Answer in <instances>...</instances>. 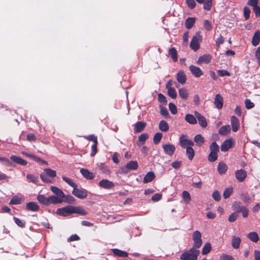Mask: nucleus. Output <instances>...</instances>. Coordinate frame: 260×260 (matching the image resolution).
Segmentation results:
<instances>
[{
    "label": "nucleus",
    "instance_id": "obj_1",
    "mask_svg": "<svg viewBox=\"0 0 260 260\" xmlns=\"http://www.w3.org/2000/svg\"><path fill=\"white\" fill-rule=\"evenodd\" d=\"M200 252L199 250L191 248L189 250L183 252L180 258L181 260H197Z\"/></svg>",
    "mask_w": 260,
    "mask_h": 260
},
{
    "label": "nucleus",
    "instance_id": "obj_2",
    "mask_svg": "<svg viewBox=\"0 0 260 260\" xmlns=\"http://www.w3.org/2000/svg\"><path fill=\"white\" fill-rule=\"evenodd\" d=\"M210 150L208 159L210 162H214L217 159L219 147L215 142H213L210 146Z\"/></svg>",
    "mask_w": 260,
    "mask_h": 260
},
{
    "label": "nucleus",
    "instance_id": "obj_3",
    "mask_svg": "<svg viewBox=\"0 0 260 260\" xmlns=\"http://www.w3.org/2000/svg\"><path fill=\"white\" fill-rule=\"evenodd\" d=\"M192 240L193 241V246L192 248L198 249L201 247L203 241L202 234L200 231H196L193 233Z\"/></svg>",
    "mask_w": 260,
    "mask_h": 260
},
{
    "label": "nucleus",
    "instance_id": "obj_4",
    "mask_svg": "<svg viewBox=\"0 0 260 260\" xmlns=\"http://www.w3.org/2000/svg\"><path fill=\"white\" fill-rule=\"evenodd\" d=\"M202 40V36L200 35L199 32H197L194 36L190 43V47L194 51H197L200 48V42Z\"/></svg>",
    "mask_w": 260,
    "mask_h": 260
},
{
    "label": "nucleus",
    "instance_id": "obj_5",
    "mask_svg": "<svg viewBox=\"0 0 260 260\" xmlns=\"http://www.w3.org/2000/svg\"><path fill=\"white\" fill-rule=\"evenodd\" d=\"M72 194L80 199H83L87 197L88 192L84 188H78L77 187H75L72 191Z\"/></svg>",
    "mask_w": 260,
    "mask_h": 260
},
{
    "label": "nucleus",
    "instance_id": "obj_6",
    "mask_svg": "<svg viewBox=\"0 0 260 260\" xmlns=\"http://www.w3.org/2000/svg\"><path fill=\"white\" fill-rule=\"evenodd\" d=\"M56 214L62 216H67L73 214L72 206L68 205L63 208H58L56 210Z\"/></svg>",
    "mask_w": 260,
    "mask_h": 260
},
{
    "label": "nucleus",
    "instance_id": "obj_7",
    "mask_svg": "<svg viewBox=\"0 0 260 260\" xmlns=\"http://www.w3.org/2000/svg\"><path fill=\"white\" fill-rule=\"evenodd\" d=\"M179 144L183 148H186L187 146H192L194 143L192 141L186 138V136L182 135L179 138Z\"/></svg>",
    "mask_w": 260,
    "mask_h": 260
},
{
    "label": "nucleus",
    "instance_id": "obj_8",
    "mask_svg": "<svg viewBox=\"0 0 260 260\" xmlns=\"http://www.w3.org/2000/svg\"><path fill=\"white\" fill-rule=\"evenodd\" d=\"M164 151L166 155L172 156L175 151V147L171 144H165L162 145Z\"/></svg>",
    "mask_w": 260,
    "mask_h": 260
},
{
    "label": "nucleus",
    "instance_id": "obj_9",
    "mask_svg": "<svg viewBox=\"0 0 260 260\" xmlns=\"http://www.w3.org/2000/svg\"><path fill=\"white\" fill-rule=\"evenodd\" d=\"M99 186L105 189H111L114 186V183L107 180V179H103L101 180L99 183Z\"/></svg>",
    "mask_w": 260,
    "mask_h": 260
},
{
    "label": "nucleus",
    "instance_id": "obj_10",
    "mask_svg": "<svg viewBox=\"0 0 260 260\" xmlns=\"http://www.w3.org/2000/svg\"><path fill=\"white\" fill-rule=\"evenodd\" d=\"M189 70L191 73L196 77H200L203 74V72L202 70L198 67L191 65L189 67Z\"/></svg>",
    "mask_w": 260,
    "mask_h": 260
},
{
    "label": "nucleus",
    "instance_id": "obj_11",
    "mask_svg": "<svg viewBox=\"0 0 260 260\" xmlns=\"http://www.w3.org/2000/svg\"><path fill=\"white\" fill-rule=\"evenodd\" d=\"M50 190L56 195V197L60 200H63V198L65 197V194L60 188L56 186H52L50 187Z\"/></svg>",
    "mask_w": 260,
    "mask_h": 260
},
{
    "label": "nucleus",
    "instance_id": "obj_12",
    "mask_svg": "<svg viewBox=\"0 0 260 260\" xmlns=\"http://www.w3.org/2000/svg\"><path fill=\"white\" fill-rule=\"evenodd\" d=\"M246 172L243 169L237 170L235 172V177L236 179L240 182L243 181L246 178Z\"/></svg>",
    "mask_w": 260,
    "mask_h": 260
},
{
    "label": "nucleus",
    "instance_id": "obj_13",
    "mask_svg": "<svg viewBox=\"0 0 260 260\" xmlns=\"http://www.w3.org/2000/svg\"><path fill=\"white\" fill-rule=\"evenodd\" d=\"M223 99L222 96L219 94L215 95L214 104L215 107L218 109H221L223 107Z\"/></svg>",
    "mask_w": 260,
    "mask_h": 260
},
{
    "label": "nucleus",
    "instance_id": "obj_14",
    "mask_svg": "<svg viewBox=\"0 0 260 260\" xmlns=\"http://www.w3.org/2000/svg\"><path fill=\"white\" fill-rule=\"evenodd\" d=\"M194 113L198 120L199 124L203 127H206L207 125V122L205 117L197 111H194Z\"/></svg>",
    "mask_w": 260,
    "mask_h": 260
},
{
    "label": "nucleus",
    "instance_id": "obj_15",
    "mask_svg": "<svg viewBox=\"0 0 260 260\" xmlns=\"http://www.w3.org/2000/svg\"><path fill=\"white\" fill-rule=\"evenodd\" d=\"M211 59L212 56L210 54H205L199 57L197 63L200 65L203 63H208L211 61Z\"/></svg>",
    "mask_w": 260,
    "mask_h": 260
},
{
    "label": "nucleus",
    "instance_id": "obj_16",
    "mask_svg": "<svg viewBox=\"0 0 260 260\" xmlns=\"http://www.w3.org/2000/svg\"><path fill=\"white\" fill-rule=\"evenodd\" d=\"M233 145V141L232 139H228L225 140L221 144L220 148L222 152L227 151Z\"/></svg>",
    "mask_w": 260,
    "mask_h": 260
},
{
    "label": "nucleus",
    "instance_id": "obj_17",
    "mask_svg": "<svg viewBox=\"0 0 260 260\" xmlns=\"http://www.w3.org/2000/svg\"><path fill=\"white\" fill-rule=\"evenodd\" d=\"M232 131L236 132L239 128L240 124L238 119L235 116H232L231 118Z\"/></svg>",
    "mask_w": 260,
    "mask_h": 260
},
{
    "label": "nucleus",
    "instance_id": "obj_18",
    "mask_svg": "<svg viewBox=\"0 0 260 260\" xmlns=\"http://www.w3.org/2000/svg\"><path fill=\"white\" fill-rule=\"evenodd\" d=\"M80 172L82 176L86 179H93L95 177V175H93V173L86 169H81Z\"/></svg>",
    "mask_w": 260,
    "mask_h": 260
},
{
    "label": "nucleus",
    "instance_id": "obj_19",
    "mask_svg": "<svg viewBox=\"0 0 260 260\" xmlns=\"http://www.w3.org/2000/svg\"><path fill=\"white\" fill-rule=\"evenodd\" d=\"M10 159L13 162L17 164L20 165L21 166H24L27 165V161L21 158L20 157L17 156L15 155H12L10 157Z\"/></svg>",
    "mask_w": 260,
    "mask_h": 260
},
{
    "label": "nucleus",
    "instance_id": "obj_20",
    "mask_svg": "<svg viewBox=\"0 0 260 260\" xmlns=\"http://www.w3.org/2000/svg\"><path fill=\"white\" fill-rule=\"evenodd\" d=\"M146 126V123L138 121L134 125V132L135 133H140L144 130Z\"/></svg>",
    "mask_w": 260,
    "mask_h": 260
},
{
    "label": "nucleus",
    "instance_id": "obj_21",
    "mask_svg": "<svg viewBox=\"0 0 260 260\" xmlns=\"http://www.w3.org/2000/svg\"><path fill=\"white\" fill-rule=\"evenodd\" d=\"M98 168L102 172V173L110 175L111 171L108 167L104 163H99L97 164Z\"/></svg>",
    "mask_w": 260,
    "mask_h": 260
},
{
    "label": "nucleus",
    "instance_id": "obj_22",
    "mask_svg": "<svg viewBox=\"0 0 260 260\" xmlns=\"http://www.w3.org/2000/svg\"><path fill=\"white\" fill-rule=\"evenodd\" d=\"M26 208L28 210L34 212L37 211L39 209V205L34 202H30L27 203L26 205Z\"/></svg>",
    "mask_w": 260,
    "mask_h": 260
},
{
    "label": "nucleus",
    "instance_id": "obj_23",
    "mask_svg": "<svg viewBox=\"0 0 260 260\" xmlns=\"http://www.w3.org/2000/svg\"><path fill=\"white\" fill-rule=\"evenodd\" d=\"M138 168V162L136 160H132L126 164V165L125 166V168H123V170L126 169L131 170H136Z\"/></svg>",
    "mask_w": 260,
    "mask_h": 260
},
{
    "label": "nucleus",
    "instance_id": "obj_24",
    "mask_svg": "<svg viewBox=\"0 0 260 260\" xmlns=\"http://www.w3.org/2000/svg\"><path fill=\"white\" fill-rule=\"evenodd\" d=\"M177 80L182 84H184L186 81V77L183 71H180L177 74Z\"/></svg>",
    "mask_w": 260,
    "mask_h": 260
},
{
    "label": "nucleus",
    "instance_id": "obj_25",
    "mask_svg": "<svg viewBox=\"0 0 260 260\" xmlns=\"http://www.w3.org/2000/svg\"><path fill=\"white\" fill-rule=\"evenodd\" d=\"M72 213H77L81 215H86L87 214V212L83 208L80 207L72 206Z\"/></svg>",
    "mask_w": 260,
    "mask_h": 260
},
{
    "label": "nucleus",
    "instance_id": "obj_26",
    "mask_svg": "<svg viewBox=\"0 0 260 260\" xmlns=\"http://www.w3.org/2000/svg\"><path fill=\"white\" fill-rule=\"evenodd\" d=\"M155 174L153 172H149L144 176L143 182L147 183L151 182L155 178Z\"/></svg>",
    "mask_w": 260,
    "mask_h": 260
},
{
    "label": "nucleus",
    "instance_id": "obj_27",
    "mask_svg": "<svg viewBox=\"0 0 260 260\" xmlns=\"http://www.w3.org/2000/svg\"><path fill=\"white\" fill-rule=\"evenodd\" d=\"M259 41H260V31L259 30H257L255 32L253 36L252 37V41H251L252 44L254 46H256L258 44Z\"/></svg>",
    "mask_w": 260,
    "mask_h": 260
},
{
    "label": "nucleus",
    "instance_id": "obj_28",
    "mask_svg": "<svg viewBox=\"0 0 260 260\" xmlns=\"http://www.w3.org/2000/svg\"><path fill=\"white\" fill-rule=\"evenodd\" d=\"M196 22V18L193 17H188L185 21V26L186 28L190 29L194 25Z\"/></svg>",
    "mask_w": 260,
    "mask_h": 260
},
{
    "label": "nucleus",
    "instance_id": "obj_29",
    "mask_svg": "<svg viewBox=\"0 0 260 260\" xmlns=\"http://www.w3.org/2000/svg\"><path fill=\"white\" fill-rule=\"evenodd\" d=\"M194 151L192 146H187L186 148V154L188 158L191 160L194 156Z\"/></svg>",
    "mask_w": 260,
    "mask_h": 260
},
{
    "label": "nucleus",
    "instance_id": "obj_30",
    "mask_svg": "<svg viewBox=\"0 0 260 260\" xmlns=\"http://www.w3.org/2000/svg\"><path fill=\"white\" fill-rule=\"evenodd\" d=\"M231 131V127L229 125L221 126L219 129L218 133L220 135L225 136Z\"/></svg>",
    "mask_w": 260,
    "mask_h": 260
},
{
    "label": "nucleus",
    "instance_id": "obj_31",
    "mask_svg": "<svg viewBox=\"0 0 260 260\" xmlns=\"http://www.w3.org/2000/svg\"><path fill=\"white\" fill-rule=\"evenodd\" d=\"M159 129L161 132H167L169 129V126L168 123L164 120L160 121L159 123Z\"/></svg>",
    "mask_w": 260,
    "mask_h": 260
},
{
    "label": "nucleus",
    "instance_id": "obj_32",
    "mask_svg": "<svg viewBox=\"0 0 260 260\" xmlns=\"http://www.w3.org/2000/svg\"><path fill=\"white\" fill-rule=\"evenodd\" d=\"M241 242V240L239 237H232V245L234 249H237L239 247Z\"/></svg>",
    "mask_w": 260,
    "mask_h": 260
},
{
    "label": "nucleus",
    "instance_id": "obj_33",
    "mask_svg": "<svg viewBox=\"0 0 260 260\" xmlns=\"http://www.w3.org/2000/svg\"><path fill=\"white\" fill-rule=\"evenodd\" d=\"M185 120L191 124H194L197 123L196 116H193L191 114H187L185 117Z\"/></svg>",
    "mask_w": 260,
    "mask_h": 260
},
{
    "label": "nucleus",
    "instance_id": "obj_34",
    "mask_svg": "<svg viewBox=\"0 0 260 260\" xmlns=\"http://www.w3.org/2000/svg\"><path fill=\"white\" fill-rule=\"evenodd\" d=\"M169 54L171 56L173 61L176 62L178 60L177 52L174 47H172L169 50Z\"/></svg>",
    "mask_w": 260,
    "mask_h": 260
},
{
    "label": "nucleus",
    "instance_id": "obj_35",
    "mask_svg": "<svg viewBox=\"0 0 260 260\" xmlns=\"http://www.w3.org/2000/svg\"><path fill=\"white\" fill-rule=\"evenodd\" d=\"M228 169L227 166L223 162H220L218 164L217 170L221 175L224 174Z\"/></svg>",
    "mask_w": 260,
    "mask_h": 260
},
{
    "label": "nucleus",
    "instance_id": "obj_36",
    "mask_svg": "<svg viewBox=\"0 0 260 260\" xmlns=\"http://www.w3.org/2000/svg\"><path fill=\"white\" fill-rule=\"evenodd\" d=\"M23 199L18 196H14L10 202V205H18L20 204L23 201Z\"/></svg>",
    "mask_w": 260,
    "mask_h": 260
},
{
    "label": "nucleus",
    "instance_id": "obj_37",
    "mask_svg": "<svg viewBox=\"0 0 260 260\" xmlns=\"http://www.w3.org/2000/svg\"><path fill=\"white\" fill-rule=\"evenodd\" d=\"M148 135L147 133L142 134L141 135L139 136L138 145L139 146H141L144 144L146 140L148 139Z\"/></svg>",
    "mask_w": 260,
    "mask_h": 260
},
{
    "label": "nucleus",
    "instance_id": "obj_38",
    "mask_svg": "<svg viewBox=\"0 0 260 260\" xmlns=\"http://www.w3.org/2000/svg\"><path fill=\"white\" fill-rule=\"evenodd\" d=\"M112 251L115 255L119 257H126L128 255L126 252L118 249H112Z\"/></svg>",
    "mask_w": 260,
    "mask_h": 260
},
{
    "label": "nucleus",
    "instance_id": "obj_39",
    "mask_svg": "<svg viewBox=\"0 0 260 260\" xmlns=\"http://www.w3.org/2000/svg\"><path fill=\"white\" fill-rule=\"evenodd\" d=\"M248 238L252 242L256 243L259 240L258 234L256 232H250L247 235Z\"/></svg>",
    "mask_w": 260,
    "mask_h": 260
},
{
    "label": "nucleus",
    "instance_id": "obj_40",
    "mask_svg": "<svg viewBox=\"0 0 260 260\" xmlns=\"http://www.w3.org/2000/svg\"><path fill=\"white\" fill-rule=\"evenodd\" d=\"M211 245L210 243H206L202 248V254L206 255L210 252L211 250Z\"/></svg>",
    "mask_w": 260,
    "mask_h": 260
},
{
    "label": "nucleus",
    "instance_id": "obj_41",
    "mask_svg": "<svg viewBox=\"0 0 260 260\" xmlns=\"http://www.w3.org/2000/svg\"><path fill=\"white\" fill-rule=\"evenodd\" d=\"M194 141L199 146H201L204 142V139L201 135H197L194 138Z\"/></svg>",
    "mask_w": 260,
    "mask_h": 260
},
{
    "label": "nucleus",
    "instance_id": "obj_42",
    "mask_svg": "<svg viewBox=\"0 0 260 260\" xmlns=\"http://www.w3.org/2000/svg\"><path fill=\"white\" fill-rule=\"evenodd\" d=\"M233 208L236 210V212L238 214L239 212H240L243 209V208L244 207V206H242L240 202H235L233 204Z\"/></svg>",
    "mask_w": 260,
    "mask_h": 260
},
{
    "label": "nucleus",
    "instance_id": "obj_43",
    "mask_svg": "<svg viewBox=\"0 0 260 260\" xmlns=\"http://www.w3.org/2000/svg\"><path fill=\"white\" fill-rule=\"evenodd\" d=\"M62 179L64 182L68 183L70 186L72 187L73 188L75 187H77V184L76 183H75L71 179L65 176H62Z\"/></svg>",
    "mask_w": 260,
    "mask_h": 260
},
{
    "label": "nucleus",
    "instance_id": "obj_44",
    "mask_svg": "<svg viewBox=\"0 0 260 260\" xmlns=\"http://www.w3.org/2000/svg\"><path fill=\"white\" fill-rule=\"evenodd\" d=\"M26 178L29 182H32L34 184H37L39 181V179L37 177L30 174L26 175Z\"/></svg>",
    "mask_w": 260,
    "mask_h": 260
},
{
    "label": "nucleus",
    "instance_id": "obj_45",
    "mask_svg": "<svg viewBox=\"0 0 260 260\" xmlns=\"http://www.w3.org/2000/svg\"><path fill=\"white\" fill-rule=\"evenodd\" d=\"M179 96L183 100H186L188 98V91L185 88H181L179 90Z\"/></svg>",
    "mask_w": 260,
    "mask_h": 260
},
{
    "label": "nucleus",
    "instance_id": "obj_46",
    "mask_svg": "<svg viewBox=\"0 0 260 260\" xmlns=\"http://www.w3.org/2000/svg\"><path fill=\"white\" fill-rule=\"evenodd\" d=\"M44 171L45 174L47 176H48L51 178H54L56 175V171L54 170H51L50 168H45L44 169Z\"/></svg>",
    "mask_w": 260,
    "mask_h": 260
},
{
    "label": "nucleus",
    "instance_id": "obj_47",
    "mask_svg": "<svg viewBox=\"0 0 260 260\" xmlns=\"http://www.w3.org/2000/svg\"><path fill=\"white\" fill-rule=\"evenodd\" d=\"M162 137V134L161 133H156L153 137V142L155 144H158Z\"/></svg>",
    "mask_w": 260,
    "mask_h": 260
},
{
    "label": "nucleus",
    "instance_id": "obj_48",
    "mask_svg": "<svg viewBox=\"0 0 260 260\" xmlns=\"http://www.w3.org/2000/svg\"><path fill=\"white\" fill-rule=\"evenodd\" d=\"M160 113L161 115L164 116L166 118H169V114L168 110L166 108H164L162 106H159Z\"/></svg>",
    "mask_w": 260,
    "mask_h": 260
},
{
    "label": "nucleus",
    "instance_id": "obj_49",
    "mask_svg": "<svg viewBox=\"0 0 260 260\" xmlns=\"http://www.w3.org/2000/svg\"><path fill=\"white\" fill-rule=\"evenodd\" d=\"M182 198L186 204L189 203L190 201V196L187 191H183L182 194Z\"/></svg>",
    "mask_w": 260,
    "mask_h": 260
},
{
    "label": "nucleus",
    "instance_id": "obj_50",
    "mask_svg": "<svg viewBox=\"0 0 260 260\" xmlns=\"http://www.w3.org/2000/svg\"><path fill=\"white\" fill-rule=\"evenodd\" d=\"M37 199L40 203H41L44 205H46V206L47 205V197H46L44 195H43V194L39 195L37 197Z\"/></svg>",
    "mask_w": 260,
    "mask_h": 260
},
{
    "label": "nucleus",
    "instance_id": "obj_51",
    "mask_svg": "<svg viewBox=\"0 0 260 260\" xmlns=\"http://www.w3.org/2000/svg\"><path fill=\"white\" fill-rule=\"evenodd\" d=\"M63 199H64L63 201L68 204H72L75 202V199L71 195H65V197H64Z\"/></svg>",
    "mask_w": 260,
    "mask_h": 260
},
{
    "label": "nucleus",
    "instance_id": "obj_52",
    "mask_svg": "<svg viewBox=\"0 0 260 260\" xmlns=\"http://www.w3.org/2000/svg\"><path fill=\"white\" fill-rule=\"evenodd\" d=\"M41 179L45 183H52L53 181L52 179L48 178L47 175L46 174H41L40 175Z\"/></svg>",
    "mask_w": 260,
    "mask_h": 260
},
{
    "label": "nucleus",
    "instance_id": "obj_53",
    "mask_svg": "<svg viewBox=\"0 0 260 260\" xmlns=\"http://www.w3.org/2000/svg\"><path fill=\"white\" fill-rule=\"evenodd\" d=\"M14 220L15 221V223L20 228H24L25 225V222L23 220H21L20 219L14 217Z\"/></svg>",
    "mask_w": 260,
    "mask_h": 260
},
{
    "label": "nucleus",
    "instance_id": "obj_54",
    "mask_svg": "<svg viewBox=\"0 0 260 260\" xmlns=\"http://www.w3.org/2000/svg\"><path fill=\"white\" fill-rule=\"evenodd\" d=\"M169 110L170 111L171 113L175 115L177 114V109L176 106L172 103H170L169 104Z\"/></svg>",
    "mask_w": 260,
    "mask_h": 260
},
{
    "label": "nucleus",
    "instance_id": "obj_55",
    "mask_svg": "<svg viewBox=\"0 0 260 260\" xmlns=\"http://www.w3.org/2000/svg\"><path fill=\"white\" fill-rule=\"evenodd\" d=\"M158 100L162 104L166 105L167 103L166 98L161 93L158 94Z\"/></svg>",
    "mask_w": 260,
    "mask_h": 260
},
{
    "label": "nucleus",
    "instance_id": "obj_56",
    "mask_svg": "<svg viewBox=\"0 0 260 260\" xmlns=\"http://www.w3.org/2000/svg\"><path fill=\"white\" fill-rule=\"evenodd\" d=\"M233 192V188H228L223 192V196L224 199H227L230 197Z\"/></svg>",
    "mask_w": 260,
    "mask_h": 260
},
{
    "label": "nucleus",
    "instance_id": "obj_57",
    "mask_svg": "<svg viewBox=\"0 0 260 260\" xmlns=\"http://www.w3.org/2000/svg\"><path fill=\"white\" fill-rule=\"evenodd\" d=\"M204 27L207 31H210L212 29V25L208 20H205L204 22Z\"/></svg>",
    "mask_w": 260,
    "mask_h": 260
},
{
    "label": "nucleus",
    "instance_id": "obj_58",
    "mask_svg": "<svg viewBox=\"0 0 260 260\" xmlns=\"http://www.w3.org/2000/svg\"><path fill=\"white\" fill-rule=\"evenodd\" d=\"M168 93L172 99H175L177 96L176 90L174 88H170V89H168Z\"/></svg>",
    "mask_w": 260,
    "mask_h": 260
},
{
    "label": "nucleus",
    "instance_id": "obj_59",
    "mask_svg": "<svg viewBox=\"0 0 260 260\" xmlns=\"http://www.w3.org/2000/svg\"><path fill=\"white\" fill-rule=\"evenodd\" d=\"M84 138L90 141H92L93 143H98L97 137L94 135H90L87 136H84Z\"/></svg>",
    "mask_w": 260,
    "mask_h": 260
},
{
    "label": "nucleus",
    "instance_id": "obj_60",
    "mask_svg": "<svg viewBox=\"0 0 260 260\" xmlns=\"http://www.w3.org/2000/svg\"><path fill=\"white\" fill-rule=\"evenodd\" d=\"M51 203L52 204H57L61 203L63 201V200H60L58 198L56 197L55 196H51Z\"/></svg>",
    "mask_w": 260,
    "mask_h": 260
},
{
    "label": "nucleus",
    "instance_id": "obj_61",
    "mask_svg": "<svg viewBox=\"0 0 260 260\" xmlns=\"http://www.w3.org/2000/svg\"><path fill=\"white\" fill-rule=\"evenodd\" d=\"M250 14V10L247 7L244 8V16L246 20L249 18Z\"/></svg>",
    "mask_w": 260,
    "mask_h": 260
},
{
    "label": "nucleus",
    "instance_id": "obj_62",
    "mask_svg": "<svg viewBox=\"0 0 260 260\" xmlns=\"http://www.w3.org/2000/svg\"><path fill=\"white\" fill-rule=\"evenodd\" d=\"M187 6L191 9H193L196 6V3L194 0H186Z\"/></svg>",
    "mask_w": 260,
    "mask_h": 260
},
{
    "label": "nucleus",
    "instance_id": "obj_63",
    "mask_svg": "<svg viewBox=\"0 0 260 260\" xmlns=\"http://www.w3.org/2000/svg\"><path fill=\"white\" fill-rule=\"evenodd\" d=\"M212 197L216 201H219L221 199L220 193L217 190H215L213 192Z\"/></svg>",
    "mask_w": 260,
    "mask_h": 260
},
{
    "label": "nucleus",
    "instance_id": "obj_64",
    "mask_svg": "<svg viewBox=\"0 0 260 260\" xmlns=\"http://www.w3.org/2000/svg\"><path fill=\"white\" fill-rule=\"evenodd\" d=\"M220 260H234V258L230 255L223 254L220 257Z\"/></svg>",
    "mask_w": 260,
    "mask_h": 260
}]
</instances>
